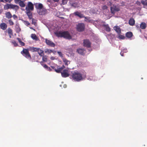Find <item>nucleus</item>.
<instances>
[{
    "label": "nucleus",
    "instance_id": "b1692460",
    "mask_svg": "<svg viewBox=\"0 0 147 147\" xmlns=\"http://www.w3.org/2000/svg\"><path fill=\"white\" fill-rule=\"evenodd\" d=\"M78 53L81 55H83L84 53V50L82 49H79L77 50Z\"/></svg>",
    "mask_w": 147,
    "mask_h": 147
},
{
    "label": "nucleus",
    "instance_id": "09e8293b",
    "mask_svg": "<svg viewBox=\"0 0 147 147\" xmlns=\"http://www.w3.org/2000/svg\"><path fill=\"white\" fill-rule=\"evenodd\" d=\"M12 0H4L6 2L10 3Z\"/></svg>",
    "mask_w": 147,
    "mask_h": 147
},
{
    "label": "nucleus",
    "instance_id": "7ed1b4c3",
    "mask_svg": "<svg viewBox=\"0 0 147 147\" xmlns=\"http://www.w3.org/2000/svg\"><path fill=\"white\" fill-rule=\"evenodd\" d=\"M21 54L29 60L31 59V56L28 49H23V50L21 52Z\"/></svg>",
    "mask_w": 147,
    "mask_h": 147
},
{
    "label": "nucleus",
    "instance_id": "a18cd8bd",
    "mask_svg": "<svg viewBox=\"0 0 147 147\" xmlns=\"http://www.w3.org/2000/svg\"><path fill=\"white\" fill-rule=\"evenodd\" d=\"M25 24L27 26H28L30 25V23L28 21H24Z\"/></svg>",
    "mask_w": 147,
    "mask_h": 147
},
{
    "label": "nucleus",
    "instance_id": "2eb2a0df",
    "mask_svg": "<svg viewBox=\"0 0 147 147\" xmlns=\"http://www.w3.org/2000/svg\"><path fill=\"white\" fill-rule=\"evenodd\" d=\"M114 30H115L119 34L121 33V30L120 28L118 26H115L113 27Z\"/></svg>",
    "mask_w": 147,
    "mask_h": 147
},
{
    "label": "nucleus",
    "instance_id": "0eeeda50",
    "mask_svg": "<svg viewBox=\"0 0 147 147\" xmlns=\"http://www.w3.org/2000/svg\"><path fill=\"white\" fill-rule=\"evenodd\" d=\"M45 42L47 45L52 47H54L55 46V43L47 39H45Z\"/></svg>",
    "mask_w": 147,
    "mask_h": 147
},
{
    "label": "nucleus",
    "instance_id": "aec40b11",
    "mask_svg": "<svg viewBox=\"0 0 147 147\" xmlns=\"http://www.w3.org/2000/svg\"><path fill=\"white\" fill-rule=\"evenodd\" d=\"M135 20L133 18H131L129 21V24L131 26H133L135 24Z\"/></svg>",
    "mask_w": 147,
    "mask_h": 147
},
{
    "label": "nucleus",
    "instance_id": "c85d7f7f",
    "mask_svg": "<svg viewBox=\"0 0 147 147\" xmlns=\"http://www.w3.org/2000/svg\"><path fill=\"white\" fill-rule=\"evenodd\" d=\"M65 67L64 65H63L62 67L59 68V70H57V73H60L61 72V71Z\"/></svg>",
    "mask_w": 147,
    "mask_h": 147
},
{
    "label": "nucleus",
    "instance_id": "9b49d317",
    "mask_svg": "<svg viewBox=\"0 0 147 147\" xmlns=\"http://www.w3.org/2000/svg\"><path fill=\"white\" fill-rule=\"evenodd\" d=\"M70 4L71 7L74 8H78L80 6V4L77 2H73L72 1H70Z\"/></svg>",
    "mask_w": 147,
    "mask_h": 147
},
{
    "label": "nucleus",
    "instance_id": "5701e85b",
    "mask_svg": "<svg viewBox=\"0 0 147 147\" xmlns=\"http://www.w3.org/2000/svg\"><path fill=\"white\" fill-rule=\"evenodd\" d=\"M6 17L8 19L11 18L12 17V15L9 12L5 13Z\"/></svg>",
    "mask_w": 147,
    "mask_h": 147
},
{
    "label": "nucleus",
    "instance_id": "58836bf2",
    "mask_svg": "<svg viewBox=\"0 0 147 147\" xmlns=\"http://www.w3.org/2000/svg\"><path fill=\"white\" fill-rule=\"evenodd\" d=\"M57 53L59 56H60L61 58L63 57V54L61 52L58 51L57 52Z\"/></svg>",
    "mask_w": 147,
    "mask_h": 147
},
{
    "label": "nucleus",
    "instance_id": "f8f14e48",
    "mask_svg": "<svg viewBox=\"0 0 147 147\" xmlns=\"http://www.w3.org/2000/svg\"><path fill=\"white\" fill-rule=\"evenodd\" d=\"M31 10H26V13L28 16L29 19H32V13L30 11Z\"/></svg>",
    "mask_w": 147,
    "mask_h": 147
},
{
    "label": "nucleus",
    "instance_id": "cd10ccee",
    "mask_svg": "<svg viewBox=\"0 0 147 147\" xmlns=\"http://www.w3.org/2000/svg\"><path fill=\"white\" fill-rule=\"evenodd\" d=\"M19 4L20 6L22 7H24L25 6V5L24 3L23 2V1H20L19 2Z\"/></svg>",
    "mask_w": 147,
    "mask_h": 147
},
{
    "label": "nucleus",
    "instance_id": "412c9836",
    "mask_svg": "<svg viewBox=\"0 0 147 147\" xmlns=\"http://www.w3.org/2000/svg\"><path fill=\"white\" fill-rule=\"evenodd\" d=\"M146 24L144 22L141 23L140 25V27L142 29H145L146 27Z\"/></svg>",
    "mask_w": 147,
    "mask_h": 147
},
{
    "label": "nucleus",
    "instance_id": "c03bdc74",
    "mask_svg": "<svg viewBox=\"0 0 147 147\" xmlns=\"http://www.w3.org/2000/svg\"><path fill=\"white\" fill-rule=\"evenodd\" d=\"M9 24L10 25L12 26L13 25L14 23L11 20V19L9 20Z\"/></svg>",
    "mask_w": 147,
    "mask_h": 147
},
{
    "label": "nucleus",
    "instance_id": "bf43d9fd",
    "mask_svg": "<svg viewBox=\"0 0 147 147\" xmlns=\"http://www.w3.org/2000/svg\"><path fill=\"white\" fill-rule=\"evenodd\" d=\"M0 2H4V0H0Z\"/></svg>",
    "mask_w": 147,
    "mask_h": 147
},
{
    "label": "nucleus",
    "instance_id": "603ef678",
    "mask_svg": "<svg viewBox=\"0 0 147 147\" xmlns=\"http://www.w3.org/2000/svg\"><path fill=\"white\" fill-rule=\"evenodd\" d=\"M30 29H32V30H34V31H35V29L34 28H32V27H30Z\"/></svg>",
    "mask_w": 147,
    "mask_h": 147
},
{
    "label": "nucleus",
    "instance_id": "680f3d73",
    "mask_svg": "<svg viewBox=\"0 0 147 147\" xmlns=\"http://www.w3.org/2000/svg\"><path fill=\"white\" fill-rule=\"evenodd\" d=\"M120 54H121V55L122 56H123V54H121V53H120Z\"/></svg>",
    "mask_w": 147,
    "mask_h": 147
},
{
    "label": "nucleus",
    "instance_id": "864d4df0",
    "mask_svg": "<svg viewBox=\"0 0 147 147\" xmlns=\"http://www.w3.org/2000/svg\"><path fill=\"white\" fill-rule=\"evenodd\" d=\"M51 60H53L54 59V58L52 57H51Z\"/></svg>",
    "mask_w": 147,
    "mask_h": 147
},
{
    "label": "nucleus",
    "instance_id": "49530a36",
    "mask_svg": "<svg viewBox=\"0 0 147 147\" xmlns=\"http://www.w3.org/2000/svg\"><path fill=\"white\" fill-rule=\"evenodd\" d=\"M20 31V29L19 27H18L16 29L17 32H19Z\"/></svg>",
    "mask_w": 147,
    "mask_h": 147
},
{
    "label": "nucleus",
    "instance_id": "6ab92c4d",
    "mask_svg": "<svg viewBox=\"0 0 147 147\" xmlns=\"http://www.w3.org/2000/svg\"><path fill=\"white\" fill-rule=\"evenodd\" d=\"M125 35L126 37L128 38H131L132 37L133 35L132 32H129L126 33Z\"/></svg>",
    "mask_w": 147,
    "mask_h": 147
},
{
    "label": "nucleus",
    "instance_id": "bb28decb",
    "mask_svg": "<svg viewBox=\"0 0 147 147\" xmlns=\"http://www.w3.org/2000/svg\"><path fill=\"white\" fill-rule=\"evenodd\" d=\"M17 39L20 43V44L22 46H24L25 45V43L22 41L21 39L19 38H17Z\"/></svg>",
    "mask_w": 147,
    "mask_h": 147
},
{
    "label": "nucleus",
    "instance_id": "473e14b6",
    "mask_svg": "<svg viewBox=\"0 0 147 147\" xmlns=\"http://www.w3.org/2000/svg\"><path fill=\"white\" fill-rule=\"evenodd\" d=\"M7 30L8 33L9 34H13L12 30L10 28H8Z\"/></svg>",
    "mask_w": 147,
    "mask_h": 147
},
{
    "label": "nucleus",
    "instance_id": "393cba45",
    "mask_svg": "<svg viewBox=\"0 0 147 147\" xmlns=\"http://www.w3.org/2000/svg\"><path fill=\"white\" fill-rule=\"evenodd\" d=\"M31 38L33 39L37 40L38 38L36 35L34 34H32L31 35Z\"/></svg>",
    "mask_w": 147,
    "mask_h": 147
},
{
    "label": "nucleus",
    "instance_id": "f704fd0d",
    "mask_svg": "<svg viewBox=\"0 0 147 147\" xmlns=\"http://www.w3.org/2000/svg\"><path fill=\"white\" fill-rule=\"evenodd\" d=\"M84 18H85V20L86 21L90 22L91 21L90 19V18L89 17H85L84 16Z\"/></svg>",
    "mask_w": 147,
    "mask_h": 147
},
{
    "label": "nucleus",
    "instance_id": "052dcab7",
    "mask_svg": "<svg viewBox=\"0 0 147 147\" xmlns=\"http://www.w3.org/2000/svg\"><path fill=\"white\" fill-rule=\"evenodd\" d=\"M2 10H0V14L2 12Z\"/></svg>",
    "mask_w": 147,
    "mask_h": 147
},
{
    "label": "nucleus",
    "instance_id": "e2e57ef3",
    "mask_svg": "<svg viewBox=\"0 0 147 147\" xmlns=\"http://www.w3.org/2000/svg\"><path fill=\"white\" fill-rule=\"evenodd\" d=\"M112 9V7H111V9Z\"/></svg>",
    "mask_w": 147,
    "mask_h": 147
},
{
    "label": "nucleus",
    "instance_id": "7c9ffc66",
    "mask_svg": "<svg viewBox=\"0 0 147 147\" xmlns=\"http://www.w3.org/2000/svg\"><path fill=\"white\" fill-rule=\"evenodd\" d=\"M32 24H34L35 26H36V20L32 18Z\"/></svg>",
    "mask_w": 147,
    "mask_h": 147
},
{
    "label": "nucleus",
    "instance_id": "ea45409f",
    "mask_svg": "<svg viewBox=\"0 0 147 147\" xmlns=\"http://www.w3.org/2000/svg\"><path fill=\"white\" fill-rule=\"evenodd\" d=\"M42 62H40L41 65L45 69H47L48 68V66L46 64H42Z\"/></svg>",
    "mask_w": 147,
    "mask_h": 147
},
{
    "label": "nucleus",
    "instance_id": "c9c22d12",
    "mask_svg": "<svg viewBox=\"0 0 147 147\" xmlns=\"http://www.w3.org/2000/svg\"><path fill=\"white\" fill-rule=\"evenodd\" d=\"M118 38L121 39H124L125 38V37L123 35L119 34V36Z\"/></svg>",
    "mask_w": 147,
    "mask_h": 147
},
{
    "label": "nucleus",
    "instance_id": "a878e982",
    "mask_svg": "<svg viewBox=\"0 0 147 147\" xmlns=\"http://www.w3.org/2000/svg\"><path fill=\"white\" fill-rule=\"evenodd\" d=\"M53 50H51V49H45V53H47L48 54H50L51 53H53Z\"/></svg>",
    "mask_w": 147,
    "mask_h": 147
},
{
    "label": "nucleus",
    "instance_id": "4c0bfd02",
    "mask_svg": "<svg viewBox=\"0 0 147 147\" xmlns=\"http://www.w3.org/2000/svg\"><path fill=\"white\" fill-rule=\"evenodd\" d=\"M11 42L13 45L14 46L16 47L18 46V44L15 41L13 40Z\"/></svg>",
    "mask_w": 147,
    "mask_h": 147
},
{
    "label": "nucleus",
    "instance_id": "a19ab883",
    "mask_svg": "<svg viewBox=\"0 0 147 147\" xmlns=\"http://www.w3.org/2000/svg\"><path fill=\"white\" fill-rule=\"evenodd\" d=\"M119 10H111V11L112 14H114L115 12Z\"/></svg>",
    "mask_w": 147,
    "mask_h": 147
},
{
    "label": "nucleus",
    "instance_id": "4be33fe9",
    "mask_svg": "<svg viewBox=\"0 0 147 147\" xmlns=\"http://www.w3.org/2000/svg\"><path fill=\"white\" fill-rule=\"evenodd\" d=\"M38 50V51L37 52L39 55L41 57L43 56L44 55L43 53L44 51L39 48V49Z\"/></svg>",
    "mask_w": 147,
    "mask_h": 147
},
{
    "label": "nucleus",
    "instance_id": "de8ad7c7",
    "mask_svg": "<svg viewBox=\"0 0 147 147\" xmlns=\"http://www.w3.org/2000/svg\"><path fill=\"white\" fill-rule=\"evenodd\" d=\"M20 1H21V0H14L15 2L16 3H19Z\"/></svg>",
    "mask_w": 147,
    "mask_h": 147
},
{
    "label": "nucleus",
    "instance_id": "f257e3e1",
    "mask_svg": "<svg viewBox=\"0 0 147 147\" xmlns=\"http://www.w3.org/2000/svg\"><path fill=\"white\" fill-rule=\"evenodd\" d=\"M55 34L58 37H63L64 38L70 39L72 38L71 36L68 31H59L55 33Z\"/></svg>",
    "mask_w": 147,
    "mask_h": 147
},
{
    "label": "nucleus",
    "instance_id": "6e6d98bb",
    "mask_svg": "<svg viewBox=\"0 0 147 147\" xmlns=\"http://www.w3.org/2000/svg\"><path fill=\"white\" fill-rule=\"evenodd\" d=\"M13 17L14 18H17V16L15 15H14L13 16Z\"/></svg>",
    "mask_w": 147,
    "mask_h": 147
},
{
    "label": "nucleus",
    "instance_id": "1a4fd4ad",
    "mask_svg": "<svg viewBox=\"0 0 147 147\" xmlns=\"http://www.w3.org/2000/svg\"><path fill=\"white\" fill-rule=\"evenodd\" d=\"M61 75L62 76L63 78H66L69 76V74L68 73V70L65 69L63 71L61 72Z\"/></svg>",
    "mask_w": 147,
    "mask_h": 147
},
{
    "label": "nucleus",
    "instance_id": "13d9d810",
    "mask_svg": "<svg viewBox=\"0 0 147 147\" xmlns=\"http://www.w3.org/2000/svg\"><path fill=\"white\" fill-rule=\"evenodd\" d=\"M9 38H11V35H12L13 34H9Z\"/></svg>",
    "mask_w": 147,
    "mask_h": 147
},
{
    "label": "nucleus",
    "instance_id": "8fccbe9b",
    "mask_svg": "<svg viewBox=\"0 0 147 147\" xmlns=\"http://www.w3.org/2000/svg\"><path fill=\"white\" fill-rule=\"evenodd\" d=\"M107 6L105 5L103 7V9H107Z\"/></svg>",
    "mask_w": 147,
    "mask_h": 147
},
{
    "label": "nucleus",
    "instance_id": "6e6552de",
    "mask_svg": "<svg viewBox=\"0 0 147 147\" xmlns=\"http://www.w3.org/2000/svg\"><path fill=\"white\" fill-rule=\"evenodd\" d=\"M33 4L31 2L28 1V2L27 5L26 6L25 9H34Z\"/></svg>",
    "mask_w": 147,
    "mask_h": 147
},
{
    "label": "nucleus",
    "instance_id": "ddd939ff",
    "mask_svg": "<svg viewBox=\"0 0 147 147\" xmlns=\"http://www.w3.org/2000/svg\"><path fill=\"white\" fill-rule=\"evenodd\" d=\"M37 12L40 15H44L46 13L47 10H38Z\"/></svg>",
    "mask_w": 147,
    "mask_h": 147
},
{
    "label": "nucleus",
    "instance_id": "5fc2aeb1",
    "mask_svg": "<svg viewBox=\"0 0 147 147\" xmlns=\"http://www.w3.org/2000/svg\"><path fill=\"white\" fill-rule=\"evenodd\" d=\"M53 1L54 2H58L59 1V0H53Z\"/></svg>",
    "mask_w": 147,
    "mask_h": 147
},
{
    "label": "nucleus",
    "instance_id": "39448f33",
    "mask_svg": "<svg viewBox=\"0 0 147 147\" xmlns=\"http://www.w3.org/2000/svg\"><path fill=\"white\" fill-rule=\"evenodd\" d=\"M77 30L79 32L83 31L85 28V25L84 24L79 23L77 25Z\"/></svg>",
    "mask_w": 147,
    "mask_h": 147
},
{
    "label": "nucleus",
    "instance_id": "423d86ee",
    "mask_svg": "<svg viewBox=\"0 0 147 147\" xmlns=\"http://www.w3.org/2000/svg\"><path fill=\"white\" fill-rule=\"evenodd\" d=\"M84 46L87 48L91 47V43L90 40L88 39H85L84 40Z\"/></svg>",
    "mask_w": 147,
    "mask_h": 147
},
{
    "label": "nucleus",
    "instance_id": "4d7b16f0",
    "mask_svg": "<svg viewBox=\"0 0 147 147\" xmlns=\"http://www.w3.org/2000/svg\"><path fill=\"white\" fill-rule=\"evenodd\" d=\"M136 27H137V28H139V27H140V26H139V24L138 25H136Z\"/></svg>",
    "mask_w": 147,
    "mask_h": 147
},
{
    "label": "nucleus",
    "instance_id": "79ce46f5",
    "mask_svg": "<svg viewBox=\"0 0 147 147\" xmlns=\"http://www.w3.org/2000/svg\"><path fill=\"white\" fill-rule=\"evenodd\" d=\"M95 11V10H90V12L91 13L93 14H95L96 13V11Z\"/></svg>",
    "mask_w": 147,
    "mask_h": 147
},
{
    "label": "nucleus",
    "instance_id": "dca6fc26",
    "mask_svg": "<svg viewBox=\"0 0 147 147\" xmlns=\"http://www.w3.org/2000/svg\"><path fill=\"white\" fill-rule=\"evenodd\" d=\"M38 49H39V48L34 47H30L29 48V50L32 52H37L38 51Z\"/></svg>",
    "mask_w": 147,
    "mask_h": 147
},
{
    "label": "nucleus",
    "instance_id": "3c124183",
    "mask_svg": "<svg viewBox=\"0 0 147 147\" xmlns=\"http://www.w3.org/2000/svg\"><path fill=\"white\" fill-rule=\"evenodd\" d=\"M49 71H51L52 70V69L50 68L49 67H48V68L47 69Z\"/></svg>",
    "mask_w": 147,
    "mask_h": 147
},
{
    "label": "nucleus",
    "instance_id": "a211bd4d",
    "mask_svg": "<svg viewBox=\"0 0 147 147\" xmlns=\"http://www.w3.org/2000/svg\"><path fill=\"white\" fill-rule=\"evenodd\" d=\"M74 14L75 15L78 16L80 18H83L84 17V16L83 14H82L81 13H79L78 12H76L74 13Z\"/></svg>",
    "mask_w": 147,
    "mask_h": 147
},
{
    "label": "nucleus",
    "instance_id": "4468645a",
    "mask_svg": "<svg viewBox=\"0 0 147 147\" xmlns=\"http://www.w3.org/2000/svg\"><path fill=\"white\" fill-rule=\"evenodd\" d=\"M0 26L1 28L2 29L4 30L7 28V26L5 23H2L0 24Z\"/></svg>",
    "mask_w": 147,
    "mask_h": 147
},
{
    "label": "nucleus",
    "instance_id": "20e7f679",
    "mask_svg": "<svg viewBox=\"0 0 147 147\" xmlns=\"http://www.w3.org/2000/svg\"><path fill=\"white\" fill-rule=\"evenodd\" d=\"M19 6L16 5L12 4H9L8 3L4 6V8L7 9H18L19 8Z\"/></svg>",
    "mask_w": 147,
    "mask_h": 147
},
{
    "label": "nucleus",
    "instance_id": "37998d69",
    "mask_svg": "<svg viewBox=\"0 0 147 147\" xmlns=\"http://www.w3.org/2000/svg\"><path fill=\"white\" fill-rule=\"evenodd\" d=\"M67 0H62V4L63 5H65L67 4Z\"/></svg>",
    "mask_w": 147,
    "mask_h": 147
},
{
    "label": "nucleus",
    "instance_id": "f3484780",
    "mask_svg": "<svg viewBox=\"0 0 147 147\" xmlns=\"http://www.w3.org/2000/svg\"><path fill=\"white\" fill-rule=\"evenodd\" d=\"M62 60L65 65L68 66V64L70 63V61L65 58H63Z\"/></svg>",
    "mask_w": 147,
    "mask_h": 147
},
{
    "label": "nucleus",
    "instance_id": "0e129e2a",
    "mask_svg": "<svg viewBox=\"0 0 147 147\" xmlns=\"http://www.w3.org/2000/svg\"><path fill=\"white\" fill-rule=\"evenodd\" d=\"M102 0V1H105V0Z\"/></svg>",
    "mask_w": 147,
    "mask_h": 147
},
{
    "label": "nucleus",
    "instance_id": "e433bc0d",
    "mask_svg": "<svg viewBox=\"0 0 147 147\" xmlns=\"http://www.w3.org/2000/svg\"><path fill=\"white\" fill-rule=\"evenodd\" d=\"M51 67L53 69H54V70H55V71L56 72H57V70H59V66H58L57 67V69H56V68H55V67L54 66H52Z\"/></svg>",
    "mask_w": 147,
    "mask_h": 147
},
{
    "label": "nucleus",
    "instance_id": "f03ea898",
    "mask_svg": "<svg viewBox=\"0 0 147 147\" xmlns=\"http://www.w3.org/2000/svg\"><path fill=\"white\" fill-rule=\"evenodd\" d=\"M71 76L72 79L75 81L79 82L83 80L82 74L77 71L72 73Z\"/></svg>",
    "mask_w": 147,
    "mask_h": 147
},
{
    "label": "nucleus",
    "instance_id": "2f4dec72",
    "mask_svg": "<svg viewBox=\"0 0 147 147\" xmlns=\"http://www.w3.org/2000/svg\"><path fill=\"white\" fill-rule=\"evenodd\" d=\"M42 60L43 61L47 62V57L46 56H42Z\"/></svg>",
    "mask_w": 147,
    "mask_h": 147
},
{
    "label": "nucleus",
    "instance_id": "9d476101",
    "mask_svg": "<svg viewBox=\"0 0 147 147\" xmlns=\"http://www.w3.org/2000/svg\"><path fill=\"white\" fill-rule=\"evenodd\" d=\"M34 5L36 9H42L43 7V5L41 3H34Z\"/></svg>",
    "mask_w": 147,
    "mask_h": 147
},
{
    "label": "nucleus",
    "instance_id": "c756f323",
    "mask_svg": "<svg viewBox=\"0 0 147 147\" xmlns=\"http://www.w3.org/2000/svg\"><path fill=\"white\" fill-rule=\"evenodd\" d=\"M105 30L108 32H110L111 31V29L108 25H105Z\"/></svg>",
    "mask_w": 147,
    "mask_h": 147
},
{
    "label": "nucleus",
    "instance_id": "72a5a7b5",
    "mask_svg": "<svg viewBox=\"0 0 147 147\" xmlns=\"http://www.w3.org/2000/svg\"><path fill=\"white\" fill-rule=\"evenodd\" d=\"M141 3L144 5H147V0H142Z\"/></svg>",
    "mask_w": 147,
    "mask_h": 147
}]
</instances>
